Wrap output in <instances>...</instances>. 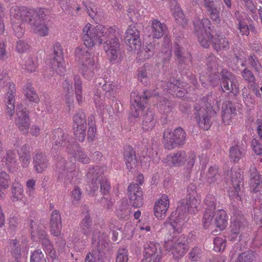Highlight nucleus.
Masks as SVG:
<instances>
[{
    "label": "nucleus",
    "instance_id": "f257e3e1",
    "mask_svg": "<svg viewBox=\"0 0 262 262\" xmlns=\"http://www.w3.org/2000/svg\"><path fill=\"white\" fill-rule=\"evenodd\" d=\"M180 207L175 212H172L168 218L169 225L172 228L171 240L165 243V250L171 251L173 257L180 258L187 252L190 239L186 236L181 235L177 238L178 234L182 232V229L187 219L185 212L180 213Z\"/></svg>",
    "mask_w": 262,
    "mask_h": 262
},
{
    "label": "nucleus",
    "instance_id": "f03ea898",
    "mask_svg": "<svg viewBox=\"0 0 262 262\" xmlns=\"http://www.w3.org/2000/svg\"><path fill=\"white\" fill-rule=\"evenodd\" d=\"M193 25L199 41L202 47L208 48L211 41L213 47L216 51L229 49V42L224 35H215L213 36L210 22L208 19L203 16L202 18L196 17L193 20Z\"/></svg>",
    "mask_w": 262,
    "mask_h": 262
},
{
    "label": "nucleus",
    "instance_id": "7ed1b4c3",
    "mask_svg": "<svg viewBox=\"0 0 262 262\" xmlns=\"http://www.w3.org/2000/svg\"><path fill=\"white\" fill-rule=\"evenodd\" d=\"M212 93L203 97L194 106L195 118L199 127L204 130H208L212 125L209 112H214L219 108L220 102Z\"/></svg>",
    "mask_w": 262,
    "mask_h": 262
},
{
    "label": "nucleus",
    "instance_id": "20e7f679",
    "mask_svg": "<svg viewBox=\"0 0 262 262\" xmlns=\"http://www.w3.org/2000/svg\"><path fill=\"white\" fill-rule=\"evenodd\" d=\"M113 27L98 25L94 27L90 23L86 24L83 28L82 39L84 45L89 49L92 48L95 41L99 45L102 44L105 40L106 36Z\"/></svg>",
    "mask_w": 262,
    "mask_h": 262
},
{
    "label": "nucleus",
    "instance_id": "39448f33",
    "mask_svg": "<svg viewBox=\"0 0 262 262\" xmlns=\"http://www.w3.org/2000/svg\"><path fill=\"white\" fill-rule=\"evenodd\" d=\"M75 57L79 62V70L82 77L87 80H91L94 77L96 68V59L93 55L85 52L82 48H76Z\"/></svg>",
    "mask_w": 262,
    "mask_h": 262
},
{
    "label": "nucleus",
    "instance_id": "423d86ee",
    "mask_svg": "<svg viewBox=\"0 0 262 262\" xmlns=\"http://www.w3.org/2000/svg\"><path fill=\"white\" fill-rule=\"evenodd\" d=\"M30 226L32 239L36 241H41L45 251L49 255L53 262H58L53 246L47 237L44 227L40 225L38 222L33 221H30Z\"/></svg>",
    "mask_w": 262,
    "mask_h": 262
},
{
    "label": "nucleus",
    "instance_id": "0eeeda50",
    "mask_svg": "<svg viewBox=\"0 0 262 262\" xmlns=\"http://www.w3.org/2000/svg\"><path fill=\"white\" fill-rule=\"evenodd\" d=\"M119 32L115 28L110 29L105 40L104 49L108 60L112 63H116L121 60V54L119 49Z\"/></svg>",
    "mask_w": 262,
    "mask_h": 262
},
{
    "label": "nucleus",
    "instance_id": "6e6552de",
    "mask_svg": "<svg viewBox=\"0 0 262 262\" xmlns=\"http://www.w3.org/2000/svg\"><path fill=\"white\" fill-rule=\"evenodd\" d=\"M29 16L28 23L30 25L31 30L35 34L40 36H46L49 34V29L47 25L43 21V18L45 16L44 9L37 8L26 10Z\"/></svg>",
    "mask_w": 262,
    "mask_h": 262
},
{
    "label": "nucleus",
    "instance_id": "1a4fd4ad",
    "mask_svg": "<svg viewBox=\"0 0 262 262\" xmlns=\"http://www.w3.org/2000/svg\"><path fill=\"white\" fill-rule=\"evenodd\" d=\"M218 59L215 56L210 55L207 59V66L208 69V76L204 74L200 75V79L204 88H208L209 85L214 87L219 82L218 73Z\"/></svg>",
    "mask_w": 262,
    "mask_h": 262
},
{
    "label": "nucleus",
    "instance_id": "9d476101",
    "mask_svg": "<svg viewBox=\"0 0 262 262\" xmlns=\"http://www.w3.org/2000/svg\"><path fill=\"white\" fill-rule=\"evenodd\" d=\"M31 9L25 7L20 8L17 6L12 7L10 9V15L12 27L17 37H21L24 33L23 28L19 27L18 25H19L22 20L29 21V18L31 17V15L27 16L28 14L26 13V10L29 11Z\"/></svg>",
    "mask_w": 262,
    "mask_h": 262
},
{
    "label": "nucleus",
    "instance_id": "9b49d317",
    "mask_svg": "<svg viewBox=\"0 0 262 262\" xmlns=\"http://www.w3.org/2000/svg\"><path fill=\"white\" fill-rule=\"evenodd\" d=\"M5 85L9 88V90L5 98L6 113L10 117H12L14 114L15 108V84L10 82L8 76L4 72L0 75V86L3 87Z\"/></svg>",
    "mask_w": 262,
    "mask_h": 262
},
{
    "label": "nucleus",
    "instance_id": "f8f14e48",
    "mask_svg": "<svg viewBox=\"0 0 262 262\" xmlns=\"http://www.w3.org/2000/svg\"><path fill=\"white\" fill-rule=\"evenodd\" d=\"M231 177L233 186L229 191V196L233 202H241L243 194L241 187L243 185L242 169L239 168L232 169Z\"/></svg>",
    "mask_w": 262,
    "mask_h": 262
},
{
    "label": "nucleus",
    "instance_id": "ddd939ff",
    "mask_svg": "<svg viewBox=\"0 0 262 262\" xmlns=\"http://www.w3.org/2000/svg\"><path fill=\"white\" fill-rule=\"evenodd\" d=\"M144 95H139L138 92L133 91L130 96V110L129 113L131 119L138 118L144 110L146 103V99L148 95L146 92H143Z\"/></svg>",
    "mask_w": 262,
    "mask_h": 262
},
{
    "label": "nucleus",
    "instance_id": "4468645a",
    "mask_svg": "<svg viewBox=\"0 0 262 262\" xmlns=\"http://www.w3.org/2000/svg\"><path fill=\"white\" fill-rule=\"evenodd\" d=\"M102 173V170L98 166H96L90 169L88 172L86 176L88 179L91 181V185H92V191H95L98 189V185L97 181L100 183V189L101 192L105 194L108 192L110 188V184L106 181V180L100 178V180L98 179L100 177L101 174Z\"/></svg>",
    "mask_w": 262,
    "mask_h": 262
},
{
    "label": "nucleus",
    "instance_id": "2eb2a0df",
    "mask_svg": "<svg viewBox=\"0 0 262 262\" xmlns=\"http://www.w3.org/2000/svg\"><path fill=\"white\" fill-rule=\"evenodd\" d=\"M222 76L221 87L224 92L228 91L236 95L239 92V84L236 77L226 69H223Z\"/></svg>",
    "mask_w": 262,
    "mask_h": 262
},
{
    "label": "nucleus",
    "instance_id": "dca6fc26",
    "mask_svg": "<svg viewBox=\"0 0 262 262\" xmlns=\"http://www.w3.org/2000/svg\"><path fill=\"white\" fill-rule=\"evenodd\" d=\"M140 36V32L135 26L131 25L128 27L124 37L128 50L136 51L140 49L141 42Z\"/></svg>",
    "mask_w": 262,
    "mask_h": 262
},
{
    "label": "nucleus",
    "instance_id": "f3484780",
    "mask_svg": "<svg viewBox=\"0 0 262 262\" xmlns=\"http://www.w3.org/2000/svg\"><path fill=\"white\" fill-rule=\"evenodd\" d=\"M86 123L85 116L82 111L77 112L73 117V130L77 140L83 141L85 137Z\"/></svg>",
    "mask_w": 262,
    "mask_h": 262
},
{
    "label": "nucleus",
    "instance_id": "a211bd4d",
    "mask_svg": "<svg viewBox=\"0 0 262 262\" xmlns=\"http://www.w3.org/2000/svg\"><path fill=\"white\" fill-rule=\"evenodd\" d=\"M75 168L74 164L68 162L64 159L59 161L57 164L56 173L58 180L64 182L71 181Z\"/></svg>",
    "mask_w": 262,
    "mask_h": 262
},
{
    "label": "nucleus",
    "instance_id": "6ab92c4d",
    "mask_svg": "<svg viewBox=\"0 0 262 262\" xmlns=\"http://www.w3.org/2000/svg\"><path fill=\"white\" fill-rule=\"evenodd\" d=\"M186 139V133L181 127L176 128L173 132L169 134V137L165 139V148L169 149L179 145H183Z\"/></svg>",
    "mask_w": 262,
    "mask_h": 262
},
{
    "label": "nucleus",
    "instance_id": "aec40b11",
    "mask_svg": "<svg viewBox=\"0 0 262 262\" xmlns=\"http://www.w3.org/2000/svg\"><path fill=\"white\" fill-rule=\"evenodd\" d=\"M54 57L51 68L58 74H63L66 72V64L63 57L62 50L59 44L54 47Z\"/></svg>",
    "mask_w": 262,
    "mask_h": 262
},
{
    "label": "nucleus",
    "instance_id": "412c9836",
    "mask_svg": "<svg viewBox=\"0 0 262 262\" xmlns=\"http://www.w3.org/2000/svg\"><path fill=\"white\" fill-rule=\"evenodd\" d=\"M129 202L135 207H140L143 205V192L138 184H131L128 187Z\"/></svg>",
    "mask_w": 262,
    "mask_h": 262
},
{
    "label": "nucleus",
    "instance_id": "4be33fe9",
    "mask_svg": "<svg viewBox=\"0 0 262 262\" xmlns=\"http://www.w3.org/2000/svg\"><path fill=\"white\" fill-rule=\"evenodd\" d=\"M21 107V106H18L16 108L17 118L16 120V124L24 133H26L28 132L30 125L29 119L26 111H25Z\"/></svg>",
    "mask_w": 262,
    "mask_h": 262
},
{
    "label": "nucleus",
    "instance_id": "5701e85b",
    "mask_svg": "<svg viewBox=\"0 0 262 262\" xmlns=\"http://www.w3.org/2000/svg\"><path fill=\"white\" fill-rule=\"evenodd\" d=\"M167 89L171 91L172 95L176 97L181 98L185 96V93H188L191 91V87L185 88L183 83L180 80L173 79V82H170L167 83Z\"/></svg>",
    "mask_w": 262,
    "mask_h": 262
},
{
    "label": "nucleus",
    "instance_id": "b1692460",
    "mask_svg": "<svg viewBox=\"0 0 262 262\" xmlns=\"http://www.w3.org/2000/svg\"><path fill=\"white\" fill-rule=\"evenodd\" d=\"M253 172L250 174L249 187L250 191L253 193L261 194L262 191V172L258 173L255 167L252 168Z\"/></svg>",
    "mask_w": 262,
    "mask_h": 262
},
{
    "label": "nucleus",
    "instance_id": "393cba45",
    "mask_svg": "<svg viewBox=\"0 0 262 262\" xmlns=\"http://www.w3.org/2000/svg\"><path fill=\"white\" fill-rule=\"evenodd\" d=\"M201 196L194 190L189 194L186 201L183 200L182 204L186 203V207L190 213H195L198 211V207L201 203Z\"/></svg>",
    "mask_w": 262,
    "mask_h": 262
},
{
    "label": "nucleus",
    "instance_id": "a878e982",
    "mask_svg": "<svg viewBox=\"0 0 262 262\" xmlns=\"http://www.w3.org/2000/svg\"><path fill=\"white\" fill-rule=\"evenodd\" d=\"M236 115V110L231 101L224 103L222 112V118L225 125H229L232 121V118Z\"/></svg>",
    "mask_w": 262,
    "mask_h": 262
},
{
    "label": "nucleus",
    "instance_id": "bb28decb",
    "mask_svg": "<svg viewBox=\"0 0 262 262\" xmlns=\"http://www.w3.org/2000/svg\"><path fill=\"white\" fill-rule=\"evenodd\" d=\"M187 158V154L184 150H180L167 156L166 162L170 165L181 166L186 162Z\"/></svg>",
    "mask_w": 262,
    "mask_h": 262
},
{
    "label": "nucleus",
    "instance_id": "cd10ccee",
    "mask_svg": "<svg viewBox=\"0 0 262 262\" xmlns=\"http://www.w3.org/2000/svg\"><path fill=\"white\" fill-rule=\"evenodd\" d=\"M83 4L86 9L88 14L92 18L98 21L103 17V12L98 8L93 2L90 0H85L83 1Z\"/></svg>",
    "mask_w": 262,
    "mask_h": 262
},
{
    "label": "nucleus",
    "instance_id": "c85d7f7f",
    "mask_svg": "<svg viewBox=\"0 0 262 262\" xmlns=\"http://www.w3.org/2000/svg\"><path fill=\"white\" fill-rule=\"evenodd\" d=\"M2 151L1 142H0V162H2L1 165H4L5 164L9 170L11 171H13L17 169L15 153L13 151H10L7 153V156L5 159H2Z\"/></svg>",
    "mask_w": 262,
    "mask_h": 262
},
{
    "label": "nucleus",
    "instance_id": "c756f323",
    "mask_svg": "<svg viewBox=\"0 0 262 262\" xmlns=\"http://www.w3.org/2000/svg\"><path fill=\"white\" fill-rule=\"evenodd\" d=\"M246 224L245 219L241 213H238L237 214H235L231 217L230 231L237 232L239 234L240 232L245 227Z\"/></svg>",
    "mask_w": 262,
    "mask_h": 262
},
{
    "label": "nucleus",
    "instance_id": "7c9ffc66",
    "mask_svg": "<svg viewBox=\"0 0 262 262\" xmlns=\"http://www.w3.org/2000/svg\"><path fill=\"white\" fill-rule=\"evenodd\" d=\"M51 232L54 236H58L61 233V222L59 213L54 210L51 215L50 219Z\"/></svg>",
    "mask_w": 262,
    "mask_h": 262
},
{
    "label": "nucleus",
    "instance_id": "2f4dec72",
    "mask_svg": "<svg viewBox=\"0 0 262 262\" xmlns=\"http://www.w3.org/2000/svg\"><path fill=\"white\" fill-rule=\"evenodd\" d=\"M228 217L226 212L223 209H219L214 213V223L220 231L224 230L227 226Z\"/></svg>",
    "mask_w": 262,
    "mask_h": 262
},
{
    "label": "nucleus",
    "instance_id": "473e14b6",
    "mask_svg": "<svg viewBox=\"0 0 262 262\" xmlns=\"http://www.w3.org/2000/svg\"><path fill=\"white\" fill-rule=\"evenodd\" d=\"M53 140L55 141V144L56 145L60 144L62 146H69L71 144H68V143L69 142V139L67 136H65L64 133L63 131L60 129L58 128L54 130L53 133Z\"/></svg>",
    "mask_w": 262,
    "mask_h": 262
},
{
    "label": "nucleus",
    "instance_id": "72a5a7b5",
    "mask_svg": "<svg viewBox=\"0 0 262 262\" xmlns=\"http://www.w3.org/2000/svg\"><path fill=\"white\" fill-rule=\"evenodd\" d=\"M246 154V150L239 145L231 147L229 150L230 159L234 162H238Z\"/></svg>",
    "mask_w": 262,
    "mask_h": 262
},
{
    "label": "nucleus",
    "instance_id": "f704fd0d",
    "mask_svg": "<svg viewBox=\"0 0 262 262\" xmlns=\"http://www.w3.org/2000/svg\"><path fill=\"white\" fill-rule=\"evenodd\" d=\"M125 161L127 169L132 171H134L139 163L135 152L133 150L125 153Z\"/></svg>",
    "mask_w": 262,
    "mask_h": 262
},
{
    "label": "nucleus",
    "instance_id": "c9c22d12",
    "mask_svg": "<svg viewBox=\"0 0 262 262\" xmlns=\"http://www.w3.org/2000/svg\"><path fill=\"white\" fill-rule=\"evenodd\" d=\"M12 200L14 202L16 201H23V203L25 201L23 200L24 197V190L21 184L17 181H15L12 185Z\"/></svg>",
    "mask_w": 262,
    "mask_h": 262
},
{
    "label": "nucleus",
    "instance_id": "e433bc0d",
    "mask_svg": "<svg viewBox=\"0 0 262 262\" xmlns=\"http://www.w3.org/2000/svg\"><path fill=\"white\" fill-rule=\"evenodd\" d=\"M173 4H174V7L171 8L173 16L174 17L177 23L183 26L186 24V20L184 17V14L176 0H173Z\"/></svg>",
    "mask_w": 262,
    "mask_h": 262
},
{
    "label": "nucleus",
    "instance_id": "4c0bfd02",
    "mask_svg": "<svg viewBox=\"0 0 262 262\" xmlns=\"http://www.w3.org/2000/svg\"><path fill=\"white\" fill-rule=\"evenodd\" d=\"M34 161L35 170L37 172H42L47 168L48 161L44 155L40 154L36 155Z\"/></svg>",
    "mask_w": 262,
    "mask_h": 262
},
{
    "label": "nucleus",
    "instance_id": "58836bf2",
    "mask_svg": "<svg viewBox=\"0 0 262 262\" xmlns=\"http://www.w3.org/2000/svg\"><path fill=\"white\" fill-rule=\"evenodd\" d=\"M20 161L23 167H27L30 164L31 156L29 154V147L28 146H24L18 151Z\"/></svg>",
    "mask_w": 262,
    "mask_h": 262
},
{
    "label": "nucleus",
    "instance_id": "ea45409f",
    "mask_svg": "<svg viewBox=\"0 0 262 262\" xmlns=\"http://www.w3.org/2000/svg\"><path fill=\"white\" fill-rule=\"evenodd\" d=\"M9 176L6 172L0 173V198L5 195V190L9 187L10 183Z\"/></svg>",
    "mask_w": 262,
    "mask_h": 262
},
{
    "label": "nucleus",
    "instance_id": "a19ab883",
    "mask_svg": "<svg viewBox=\"0 0 262 262\" xmlns=\"http://www.w3.org/2000/svg\"><path fill=\"white\" fill-rule=\"evenodd\" d=\"M12 244L13 246V249L12 252V255L16 260L18 261L21 251L26 249L27 244L26 242L22 241L20 243L16 239L13 241Z\"/></svg>",
    "mask_w": 262,
    "mask_h": 262
},
{
    "label": "nucleus",
    "instance_id": "79ce46f5",
    "mask_svg": "<svg viewBox=\"0 0 262 262\" xmlns=\"http://www.w3.org/2000/svg\"><path fill=\"white\" fill-rule=\"evenodd\" d=\"M206 178L207 183L210 184L217 182L220 178L218 167L215 165L210 166L206 173Z\"/></svg>",
    "mask_w": 262,
    "mask_h": 262
},
{
    "label": "nucleus",
    "instance_id": "37998d69",
    "mask_svg": "<svg viewBox=\"0 0 262 262\" xmlns=\"http://www.w3.org/2000/svg\"><path fill=\"white\" fill-rule=\"evenodd\" d=\"M157 247H159V245L154 243H150L146 245L145 246V252L143 258H153V256H155L157 257H159L157 253Z\"/></svg>",
    "mask_w": 262,
    "mask_h": 262
},
{
    "label": "nucleus",
    "instance_id": "c03bdc74",
    "mask_svg": "<svg viewBox=\"0 0 262 262\" xmlns=\"http://www.w3.org/2000/svg\"><path fill=\"white\" fill-rule=\"evenodd\" d=\"M73 79L74 81L76 98L78 103H80L83 100V97L82 94L81 81L80 77L77 75L74 76Z\"/></svg>",
    "mask_w": 262,
    "mask_h": 262
},
{
    "label": "nucleus",
    "instance_id": "a18cd8bd",
    "mask_svg": "<svg viewBox=\"0 0 262 262\" xmlns=\"http://www.w3.org/2000/svg\"><path fill=\"white\" fill-rule=\"evenodd\" d=\"M164 199L161 198L157 200L154 207L155 216L159 220H162L164 214Z\"/></svg>",
    "mask_w": 262,
    "mask_h": 262
},
{
    "label": "nucleus",
    "instance_id": "49530a36",
    "mask_svg": "<svg viewBox=\"0 0 262 262\" xmlns=\"http://www.w3.org/2000/svg\"><path fill=\"white\" fill-rule=\"evenodd\" d=\"M127 14L130 20L134 23H137L141 17L139 8L134 5L128 7Z\"/></svg>",
    "mask_w": 262,
    "mask_h": 262
},
{
    "label": "nucleus",
    "instance_id": "de8ad7c7",
    "mask_svg": "<svg viewBox=\"0 0 262 262\" xmlns=\"http://www.w3.org/2000/svg\"><path fill=\"white\" fill-rule=\"evenodd\" d=\"M152 33L154 37L159 38L163 35V29L162 23L157 19H155L152 23Z\"/></svg>",
    "mask_w": 262,
    "mask_h": 262
},
{
    "label": "nucleus",
    "instance_id": "09e8293b",
    "mask_svg": "<svg viewBox=\"0 0 262 262\" xmlns=\"http://www.w3.org/2000/svg\"><path fill=\"white\" fill-rule=\"evenodd\" d=\"M155 125V121L153 119V115L151 112H148L143 116L142 122V128L145 130H148L152 128Z\"/></svg>",
    "mask_w": 262,
    "mask_h": 262
},
{
    "label": "nucleus",
    "instance_id": "8fccbe9b",
    "mask_svg": "<svg viewBox=\"0 0 262 262\" xmlns=\"http://www.w3.org/2000/svg\"><path fill=\"white\" fill-rule=\"evenodd\" d=\"M214 210L206 209L203 217L202 223L205 229L209 228L212 224L213 218L214 217Z\"/></svg>",
    "mask_w": 262,
    "mask_h": 262
},
{
    "label": "nucleus",
    "instance_id": "3c124183",
    "mask_svg": "<svg viewBox=\"0 0 262 262\" xmlns=\"http://www.w3.org/2000/svg\"><path fill=\"white\" fill-rule=\"evenodd\" d=\"M24 94L29 101L37 102L39 101L38 95L34 90L33 88L30 84H27L24 90Z\"/></svg>",
    "mask_w": 262,
    "mask_h": 262
},
{
    "label": "nucleus",
    "instance_id": "603ef678",
    "mask_svg": "<svg viewBox=\"0 0 262 262\" xmlns=\"http://www.w3.org/2000/svg\"><path fill=\"white\" fill-rule=\"evenodd\" d=\"M254 257V253L252 251H246L241 253L233 260L234 262H252Z\"/></svg>",
    "mask_w": 262,
    "mask_h": 262
},
{
    "label": "nucleus",
    "instance_id": "864d4df0",
    "mask_svg": "<svg viewBox=\"0 0 262 262\" xmlns=\"http://www.w3.org/2000/svg\"><path fill=\"white\" fill-rule=\"evenodd\" d=\"M91 220L89 215H86L82 221L81 228L83 234L86 236L91 233Z\"/></svg>",
    "mask_w": 262,
    "mask_h": 262
},
{
    "label": "nucleus",
    "instance_id": "5fc2aeb1",
    "mask_svg": "<svg viewBox=\"0 0 262 262\" xmlns=\"http://www.w3.org/2000/svg\"><path fill=\"white\" fill-rule=\"evenodd\" d=\"M226 240L221 237H216L214 239L213 249L217 252L223 251L226 247Z\"/></svg>",
    "mask_w": 262,
    "mask_h": 262
},
{
    "label": "nucleus",
    "instance_id": "6e6d98bb",
    "mask_svg": "<svg viewBox=\"0 0 262 262\" xmlns=\"http://www.w3.org/2000/svg\"><path fill=\"white\" fill-rule=\"evenodd\" d=\"M24 68L30 72H35L37 67V60L35 58H28L24 64Z\"/></svg>",
    "mask_w": 262,
    "mask_h": 262
},
{
    "label": "nucleus",
    "instance_id": "4d7b16f0",
    "mask_svg": "<svg viewBox=\"0 0 262 262\" xmlns=\"http://www.w3.org/2000/svg\"><path fill=\"white\" fill-rule=\"evenodd\" d=\"M30 262H46V259L42 251L36 250L32 253Z\"/></svg>",
    "mask_w": 262,
    "mask_h": 262
},
{
    "label": "nucleus",
    "instance_id": "13d9d810",
    "mask_svg": "<svg viewBox=\"0 0 262 262\" xmlns=\"http://www.w3.org/2000/svg\"><path fill=\"white\" fill-rule=\"evenodd\" d=\"M128 253L125 248L119 249L117 253L116 262H128Z\"/></svg>",
    "mask_w": 262,
    "mask_h": 262
},
{
    "label": "nucleus",
    "instance_id": "bf43d9fd",
    "mask_svg": "<svg viewBox=\"0 0 262 262\" xmlns=\"http://www.w3.org/2000/svg\"><path fill=\"white\" fill-rule=\"evenodd\" d=\"M202 253V250L200 248L198 247H194L189 253V258L191 261H197L201 258Z\"/></svg>",
    "mask_w": 262,
    "mask_h": 262
},
{
    "label": "nucleus",
    "instance_id": "052dcab7",
    "mask_svg": "<svg viewBox=\"0 0 262 262\" xmlns=\"http://www.w3.org/2000/svg\"><path fill=\"white\" fill-rule=\"evenodd\" d=\"M251 147L256 155H262V144L256 138H254L252 140Z\"/></svg>",
    "mask_w": 262,
    "mask_h": 262
},
{
    "label": "nucleus",
    "instance_id": "680f3d73",
    "mask_svg": "<svg viewBox=\"0 0 262 262\" xmlns=\"http://www.w3.org/2000/svg\"><path fill=\"white\" fill-rule=\"evenodd\" d=\"M242 75L244 79L248 81L249 83L253 84L255 83V76L252 72L248 70L247 68L244 69L242 73Z\"/></svg>",
    "mask_w": 262,
    "mask_h": 262
},
{
    "label": "nucleus",
    "instance_id": "e2e57ef3",
    "mask_svg": "<svg viewBox=\"0 0 262 262\" xmlns=\"http://www.w3.org/2000/svg\"><path fill=\"white\" fill-rule=\"evenodd\" d=\"M248 62L251 64L256 72H260L262 67L255 55H250L248 59Z\"/></svg>",
    "mask_w": 262,
    "mask_h": 262
},
{
    "label": "nucleus",
    "instance_id": "0e129e2a",
    "mask_svg": "<svg viewBox=\"0 0 262 262\" xmlns=\"http://www.w3.org/2000/svg\"><path fill=\"white\" fill-rule=\"evenodd\" d=\"M215 198L212 194H208L206 196L204 203L208 207L206 209L215 210Z\"/></svg>",
    "mask_w": 262,
    "mask_h": 262
},
{
    "label": "nucleus",
    "instance_id": "69168bd1",
    "mask_svg": "<svg viewBox=\"0 0 262 262\" xmlns=\"http://www.w3.org/2000/svg\"><path fill=\"white\" fill-rule=\"evenodd\" d=\"M242 92L243 95V100L248 107H252L253 102V100L250 96H249V93L248 91V90L246 88H244L242 89Z\"/></svg>",
    "mask_w": 262,
    "mask_h": 262
},
{
    "label": "nucleus",
    "instance_id": "338daca9",
    "mask_svg": "<svg viewBox=\"0 0 262 262\" xmlns=\"http://www.w3.org/2000/svg\"><path fill=\"white\" fill-rule=\"evenodd\" d=\"M196 159V155L194 152L188 153L186 160V167L188 169H191L193 167Z\"/></svg>",
    "mask_w": 262,
    "mask_h": 262
},
{
    "label": "nucleus",
    "instance_id": "774afa93",
    "mask_svg": "<svg viewBox=\"0 0 262 262\" xmlns=\"http://www.w3.org/2000/svg\"><path fill=\"white\" fill-rule=\"evenodd\" d=\"M207 11L210 13L211 18L216 22L220 21L219 17V11L218 9L214 6L211 7V8L207 9Z\"/></svg>",
    "mask_w": 262,
    "mask_h": 262
}]
</instances>
